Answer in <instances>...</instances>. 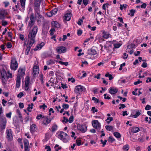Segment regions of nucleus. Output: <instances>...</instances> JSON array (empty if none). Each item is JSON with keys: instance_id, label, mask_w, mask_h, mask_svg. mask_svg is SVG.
Wrapping results in <instances>:
<instances>
[{"instance_id": "11", "label": "nucleus", "mask_w": 151, "mask_h": 151, "mask_svg": "<svg viewBox=\"0 0 151 151\" xmlns=\"http://www.w3.org/2000/svg\"><path fill=\"white\" fill-rule=\"evenodd\" d=\"M1 125L0 126L1 129H4L5 128L6 123V119L5 117H2L0 120Z\"/></svg>"}, {"instance_id": "2", "label": "nucleus", "mask_w": 151, "mask_h": 151, "mask_svg": "<svg viewBox=\"0 0 151 151\" xmlns=\"http://www.w3.org/2000/svg\"><path fill=\"white\" fill-rule=\"evenodd\" d=\"M56 137L63 142L66 143L70 140V137L66 133L60 131L58 132L56 134Z\"/></svg>"}, {"instance_id": "22", "label": "nucleus", "mask_w": 151, "mask_h": 151, "mask_svg": "<svg viewBox=\"0 0 151 151\" xmlns=\"http://www.w3.org/2000/svg\"><path fill=\"white\" fill-rule=\"evenodd\" d=\"M43 124L45 125H47L50 122V121L47 117H43Z\"/></svg>"}, {"instance_id": "62", "label": "nucleus", "mask_w": 151, "mask_h": 151, "mask_svg": "<svg viewBox=\"0 0 151 151\" xmlns=\"http://www.w3.org/2000/svg\"><path fill=\"white\" fill-rule=\"evenodd\" d=\"M145 109L146 110H150L151 109V106L150 105H147L146 106Z\"/></svg>"}, {"instance_id": "18", "label": "nucleus", "mask_w": 151, "mask_h": 151, "mask_svg": "<svg viewBox=\"0 0 151 151\" xmlns=\"http://www.w3.org/2000/svg\"><path fill=\"white\" fill-rule=\"evenodd\" d=\"M58 61L55 60L50 59L46 62L47 65H51L55 64V62Z\"/></svg>"}, {"instance_id": "50", "label": "nucleus", "mask_w": 151, "mask_h": 151, "mask_svg": "<svg viewBox=\"0 0 151 151\" xmlns=\"http://www.w3.org/2000/svg\"><path fill=\"white\" fill-rule=\"evenodd\" d=\"M76 143L77 146H80L81 145V141L80 139H77L76 140Z\"/></svg>"}, {"instance_id": "32", "label": "nucleus", "mask_w": 151, "mask_h": 151, "mask_svg": "<svg viewBox=\"0 0 151 151\" xmlns=\"http://www.w3.org/2000/svg\"><path fill=\"white\" fill-rule=\"evenodd\" d=\"M109 5V4L107 3L104 4L102 7L103 9L106 11V8H108Z\"/></svg>"}, {"instance_id": "45", "label": "nucleus", "mask_w": 151, "mask_h": 151, "mask_svg": "<svg viewBox=\"0 0 151 151\" xmlns=\"http://www.w3.org/2000/svg\"><path fill=\"white\" fill-rule=\"evenodd\" d=\"M120 9L122 10L123 9H125L127 8V5L126 4L120 5Z\"/></svg>"}, {"instance_id": "24", "label": "nucleus", "mask_w": 151, "mask_h": 151, "mask_svg": "<svg viewBox=\"0 0 151 151\" xmlns=\"http://www.w3.org/2000/svg\"><path fill=\"white\" fill-rule=\"evenodd\" d=\"M140 130L137 127H133L131 130L132 132L134 133H136L139 132Z\"/></svg>"}, {"instance_id": "33", "label": "nucleus", "mask_w": 151, "mask_h": 151, "mask_svg": "<svg viewBox=\"0 0 151 151\" xmlns=\"http://www.w3.org/2000/svg\"><path fill=\"white\" fill-rule=\"evenodd\" d=\"M0 12L3 15L5 16L8 14L7 10L5 9H2L0 11Z\"/></svg>"}, {"instance_id": "64", "label": "nucleus", "mask_w": 151, "mask_h": 151, "mask_svg": "<svg viewBox=\"0 0 151 151\" xmlns=\"http://www.w3.org/2000/svg\"><path fill=\"white\" fill-rule=\"evenodd\" d=\"M104 98L105 99H111V97L107 95V94H104Z\"/></svg>"}, {"instance_id": "9", "label": "nucleus", "mask_w": 151, "mask_h": 151, "mask_svg": "<svg viewBox=\"0 0 151 151\" xmlns=\"http://www.w3.org/2000/svg\"><path fill=\"white\" fill-rule=\"evenodd\" d=\"M77 129L78 131L82 133H84L87 129L86 125L78 124H77Z\"/></svg>"}, {"instance_id": "10", "label": "nucleus", "mask_w": 151, "mask_h": 151, "mask_svg": "<svg viewBox=\"0 0 151 151\" xmlns=\"http://www.w3.org/2000/svg\"><path fill=\"white\" fill-rule=\"evenodd\" d=\"M6 137L8 140L11 141L13 139V136L12 134V131L10 129H7L6 131Z\"/></svg>"}, {"instance_id": "38", "label": "nucleus", "mask_w": 151, "mask_h": 151, "mask_svg": "<svg viewBox=\"0 0 151 151\" xmlns=\"http://www.w3.org/2000/svg\"><path fill=\"white\" fill-rule=\"evenodd\" d=\"M122 45V44L119 43H117L114 44V47L115 48H119Z\"/></svg>"}, {"instance_id": "6", "label": "nucleus", "mask_w": 151, "mask_h": 151, "mask_svg": "<svg viewBox=\"0 0 151 151\" xmlns=\"http://www.w3.org/2000/svg\"><path fill=\"white\" fill-rule=\"evenodd\" d=\"M25 68L24 67H20L18 70V73L17 75V77H20L24 76L25 74Z\"/></svg>"}, {"instance_id": "36", "label": "nucleus", "mask_w": 151, "mask_h": 151, "mask_svg": "<svg viewBox=\"0 0 151 151\" xmlns=\"http://www.w3.org/2000/svg\"><path fill=\"white\" fill-rule=\"evenodd\" d=\"M105 76L106 77H108L109 80H111L113 78V77L112 75L109 74V73H106L105 75Z\"/></svg>"}, {"instance_id": "19", "label": "nucleus", "mask_w": 151, "mask_h": 151, "mask_svg": "<svg viewBox=\"0 0 151 151\" xmlns=\"http://www.w3.org/2000/svg\"><path fill=\"white\" fill-rule=\"evenodd\" d=\"M21 79L20 77H17L16 83V86L17 88H19L20 86Z\"/></svg>"}, {"instance_id": "34", "label": "nucleus", "mask_w": 151, "mask_h": 151, "mask_svg": "<svg viewBox=\"0 0 151 151\" xmlns=\"http://www.w3.org/2000/svg\"><path fill=\"white\" fill-rule=\"evenodd\" d=\"M113 118L111 117H108L106 120L108 124H109L111 121L113 120Z\"/></svg>"}, {"instance_id": "49", "label": "nucleus", "mask_w": 151, "mask_h": 151, "mask_svg": "<svg viewBox=\"0 0 151 151\" xmlns=\"http://www.w3.org/2000/svg\"><path fill=\"white\" fill-rule=\"evenodd\" d=\"M145 120L148 122L149 124H150L151 122V118H148L147 117H146L145 118Z\"/></svg>"}, {"instance_id": "16", "label": "nucleus", "mask_w": 151, "mask_h": 151, "mask_svg": "<svg viewBox=\"0 0 151 151\" xmlns=\"http://www.w3.org/2000/svg\"><path fill=\"white\" fill-rule=\"evenodd\" d=\"M103 37L104 39H107L111 37V35L108 32L104 31L103 32Z\"/></svg>"}, {"instance_id": "43", "label": "nucleus", "mask_w": 151, "mask_h": 151, "mask_svg": "<svg viewBox=\"0 0 151 151\" xmlns=\"http://www.w3.org/2000/svg\"><path fill=\"white\" fill-rule=\"evenodd\" d=\"M135 11L134 9H131L130 11V13L129 14V15L131 16H133L135 13Z\"/></svg>"}, {"instance_id": "51", "label": "nucleus", "mask_w": 151, "mask_h": 151, "mask_svg": "<svg viewBox=\"0 0 151 151\" xmlns=\"http://www.w3.org/2000/svg\"><path fill=\"white\" fill-rule=\"evenodd\" d=\"M62 107L64 109H67L68 108L69 105L67 104H63Z\"/></svg>"}, {"instance_id": "17", "label": "nucleus", "mask_w": 151, "mask_h": 151, "mask_svg": "<svg viewBox=\"0 0 151 151\" xmlns=\"http://www.w3.org/2000/svg\"><path fill=\"white\" fill-rule=\"evenodd\" d=\"M45 45V44L44 42H42L41 43L37 45L36 47L34 49L35 51L37 50H40L41 49L42 47Z\"/></svg>"}, {"instance_id": "40", "label": "nucleus", "mask_w": 151, "mask_h": 151, "mask_svg": "<svg viewBox=\"0 0 151 151\" xmlns=\"http://www.w3.org/2000/svg\"><path fill=\"white\" fill-rule=\"evenodd\" d=\"M63 119L62 120V121L64 124H66L67 122H68L69 120L65 117L64 116L63 117Z\"/></svg>"}, {"instance_id": "21", "label": "nucleus", "mask_w": 151, "mask_h": 151, "mask_svg": "<svg viewBox=\"0 0 151 151\" xmlns=\"http://www.w3.org/2000/svg\"><path fill=\"white\" fill-rule=\"evenodd\" d=\"M19 1L22 7V9H20V10L21 11H23L24 10V8L25 7V3L26 0H19Z\"/></svg>"}, {"instance_id": "30", "label": "nucleus", "mask_w": 151, "mask_h": 151, "mask_svg": "<svg viewBox=\"0 0 151 151\" xmlns=\"http://www.w3.org/2000/svg\"><path fill=\"white\" fill-rule=\"evenodd\" d=\"M114 135L116 138L118 139L121 137V135L120 134L117 132H114Z\"/></svg>"}, {"instance_id": "8", "label": "nucleus", "mask_w": 151, "mask_h": 151, "mask_svg": "<svg viewBox=\"0 0 151 151\" xmlns=\"http://www.w3.org/2000/svg\"><path fill=\"white\" fill-rule=\"evenodd\" d=\"M71 12L72 10H69L67 11L64 16L63 19L67 21L70 20L72 16Z\"/></svg>"}, {"instance_id": "35", "label": "nucleus", "mask_w": 151, "mask_h": 151, "mask_svg": "<svg viewBox=\"0 0 151 151\" xmlns=\"http://www.w3.org/2000/svg\"><path fill=\"white\" fill-rule=\"evenodd\" d=\"M1 79L2 81V83L3 85H5L6 84L7 81V78H1Z\"/></svg>"}, {"instance_id": "53", "label": "nucleus", "mask_w": 151, "mask_h": 151, "mask_svg": "<svg viewBox=\"0 0 151 151\" xmlns=\"http://www.w3.org/2000/svg\"><path fill=\"white\" fill-rule=\"evenodd\" d=\"M39 107L40 109H43L44 110L47 107V106L45 104H44L40 106Z\"/></svg>"}, {"instance_id": "27", "label": "nucleus", "mask_w": 151, "mask_h": 151, "mask_svg": "<svg viewBox=\"0 0 151 151\" xmlns=\"http://www.w3.org/2000/svg\"><path fill=\"white\" fill-rule=\"evenodd\" d=\"M34 104L33 103H31L28 105V107L27 108V110L29 112H31L33 108Z\"/></svg>"}, {"instance_id": "59", "label": "nucleus", "mask_w": 151, "mask_h": 151, "mask_svg": "<svg viewBox=\"0 0 151 151\" xmlns=\"http://www.w3.org/2000/svg\"><path fill=\"white\" fill-rule=\"evenodd\" d=\"M59 146L58 145H56L55 147V150L56 151H58L59 150L61 149V147H59Z\"/></svg>"}, {"instance_id": "14", "label": "nucleus", "mask_w": 151, "mask_h": 151, "mask_svg": "<svg viewBox=\"0 0 151 151\" xmlns=\"http://www.w3.org/2000/svg\"><path fill=\"white\" fill-rule=\"evenodd\" d=\"M39 67L38 66H34L33 69V74L35 75L39 73Z\"/></svg>"}, {"instance_id": "29", "label": "nucleus", "mask_w": 151, "mask_h": 151, "mask_svg": "<svg viewBox=\"0 0 151 151\" xmlns=\"http://www.w3.org/2000/svg\"><path fill=\"white\" fill-rule=\"evenodd\" d=\"M129 147L128 144H126L124 145L122 148L123 150L125 151H127L129 150Z\"/></svg>"}, {"instance_id": "46", "label": "nucleus", "mask_w": 151, "mask_h": 151, "mask_svg": "<svg viewBox=\"0 0 151 151\" xmlns=\"http://www.w3.org/2000/svg\"><path fill=\"white\" fill-rule=\"evenodd\" d=\"M52 132L55 131L57 130V126L56 124L54 125L52 127Z\"/></svg>"}, {"instance_id": "48", "label": "nucleus", "mask_w": 151, "mask_h": 151, "mask_svg": "<svg viewBox=\"0 0 151 151\" xmlns=\"http://www.w3.org/2000/svg\"><path fill=\"white\" fill-rule=\"evenodd\" d=\"M24 146H29V142L28 141L27 139H25L24 140Z\"/></svg>"}, {"instance_id": "54", "label": "nucleus", "mask_w": 151, "mask_h": 151, "mask_svg": "<svg viewBox=\"0 0 151 151\" xmlns=\"http://www.w3.org/2000/svg\"><path fill=\"white\" fill-rule=\"evenodd\" d=\"M73 121V116H71L69 119L68 122L70 123H72Z\"/></svg>"}, {"instance_id": "52", "label": "nucleus", "mask_w": 151, "mask_h": 151, "mask_svg": "<svg viewBox=\"0 0 151 151\" xmlns=\"http://www.w3.org/2000/svg\"><path fill=\"white\" fill-rule=\"evenodd\" d=\"M6 47L8 48H9L12 47V43L10 42H7L6 44Z\"/></svg>"}, {"instance_id": "60", "label": "nucleus", "mask_w": 151, "mask_h": 151, "mask_svg": "<svg viewBox=\"0 0 151 151\" xmlns=\"http://www.w3.org/2000/svg\"><path fill=\"white\" fill-rule=\"evenodd\" d=\"M92 100L95 101V102L96 103H99V100L98 99L96 98L95 97H93L92 98Z\"/></svg>"}, {"instance_id": "55", "label": "nucleus", "mask_w": 151, "mask_h": 151, "mask_svg": "<svg viewBox=\"0 0 151 151\" xmlns=\"http://www.w3.org/2000/svg\"><path fill=\"white\" fill-rule=\"evenodd\" d=\"M30 79L28 76H27L26 78L25 83L29 84Z\"/></svg>"}, {"instance_id": "63", "label": "nucleus", "mask_w": 151, "mask_h": 151, "mask_svg": "<svg viewBox=\"0 0 151 151\" xmlns=\"http://www.w3.org/2000/svg\"><path fill=\"white\" fill-rule=\"evenodd\" d=\"M39 7L38 6H34V9L35 12H40Z\"/></svg>"}, {"instance_id": "57", "label": "nucleus", "mask_w": 151, "mask_h": 151, "mask_svg": "<svg viewBox=\"0 0 151 151\" xmlns=\"http://www.w3.org/2000/svg\"><path fill=\"white\" fill-rule=\"evenodd\" d=\"M8 22L6 21L3 20L2 22V26H5L7 24Z\"/></svg>"}, {"instance_id": "4", "label": "nucleus", "mask_w": 151, "mask_h": 151, "mask_svg": "<svg viewBox=\"0 0 151 151\" xmlns=\"http://www.w3.org/2000/svg\"><path fill=\"white\" fill-rule=\"evenodd\" d=\"M18 67V64L16 59L15 58H12L10 64L11 69L13 70H16L17 69Z\"/></svg>"}, {"instance_id": "20", "label": "nucleus", "mask_w": 151, "mask_h": 151, "mask_svg": "<svg viewBox=\"0 0 151 151\" xmlns=\"http://www.w3.org/2000/svg\"><path fill=\"white\" fill-rule=\"evenodd\" d=\"M51 23L52 27H54L59 28L60 27V24L57 21H52Z\"/></svg>"}, {"instance_id": "26", "label": "nucleus", "mask_w": 151, "mask_h": 151, "mask_svg": "<svg viewBox=\"0 0 151 151\" xmlns=\"http://www.w3.org/2000/svg\"><path fill=\"white\" fill-rule=\"evenodd\" d=\"M135 45L133 44H131L128 45L127 47V52H129V50H131L133 48H135Z\"/></svg>"}, {"instance_id": "31", "label": "nucleus", "mask_w": 151, "mask_h": 151, "mask_svg": "<svg viewBox=\"0 0 151 151\" xmlns=\"http://www.w3.org/2000/svg\"><path fill=\"white\" fill-rule=\"evenodd\" d=\"M141 113V111H136V114L135 115H133L132 116L134 118H136L140 115Z\"/></svg>"}, {"instance_id": "1", "label": "nucleus", "mask_w": 151, "mask_h": 151, "mask_svg": "<svg viewBox=\"0 0 151 151\" xmlns=\"http://www.w3.org/2000/svg\"><path fill=\"white\" fill-rule=\"evenodd\" d=\"M38 28L37 26H35L32 30L30 31L28 35V40L27 44L26 42L24 43V45L27 47L26 53L28 54L30 50L31 47L35 42V37L37 32Z\"/></svg>"}, {"instance_id": "3", "label": "nucleus", "mask_w": 151, "mask_h": 151, "mask_svg": "<svg viewBox=\"0 0 151 151\" xmlns=\"http://www.w3.org/2000/svg\"><path fill=\"white\" fill-rule=\"evenodd\" d=\"M97 56L98 55L96 50L90 49L88 50L87 54L86 55V57L91 59H95L97 58Z\"/></svg>"}, {"instance_id": "13", "label": "nucleus", "mask_w": 151, "mask_h": 151, "mask_svg": "<svg viewBox=\"0 0 151 151\" xmlns=\"http://www.w3.org/2000/svg\"><path fill=\"white\" fill-rule=\"evenodd\" d=\"M93 127L97 129H99L101 127L100 123L97 120H94L92 122Z\"/></svg>"}, {"instance_id": "61", "label": "nucleus", "mask_w": 151, "mask_h": 151, "mask_svg": "<svg viewBox=\"0 0 151 151\" xmlns=\"http://www.w3.org/2000/svg\"><path fill=\"white\" fill-rule=\"evenodd\" d=\"M12 113L10 112L9 113H7L6 114V116L7 118H10L11 117Z\"/></svg>"}, {"instance_id": "7", "label": "nucleus", "mask_w": 151, "mask_h": 151, "mask_svg": "<svg viewBox=\"0 0 151 151\" xmlns=\"http://www.w3.org/2000/svg\"><path fill=\"white\" fill-rule=\"evenodd\" d=\"M86 90V88L83 86L78 85L75 87L74 91L76 93L81 94L82 92L85 91Z\"/></svg>"}, {"instance_id": "28", "label": "nucleus", "mask_w": 151, "mask_h": 151, "mask_svg": "<svg viewBox=\"0 0 151 151\" xmlns=\"http://www.w3.org/2000/svg\"><path fill=\"white\" fill-rule=\"evenodd\" d=\"M35 16V18L39 20L42 17V16L40 14L39 12H36Z\"/></svg>"}, {"instance_id": "25", "label": "nucleus", "mask_w": 151, "mask_h": 151, "mask_svg": "<svg viewBox=\"0 0 151 151\" xmlns=\"http://www.w3.org/2000/svg\"><path fill=\"white\" fill-rule=\"evenodd\" d=\"M1 78H7V74L6 71L4 70H2L1 72Z\"/></svg>"}, {"instance_id": "44", "label": "nucleus", "mask_w": 151, "mask_h": 151, "mask_svg": "<svg viewBox=\"0 0 151 151\" xmlns=\"http://www.w3.org/2000/svg\"><path fill=\"white\" fill-rule=\"evenodd\" d=\"M58 9H54L51 11L52 15H55L57 13Z\"/></svg>"}, {"instance_id": "37", "label": "nucleus", "mask_w": 151, "mask_h": 151, "mask_svg": "<svg viewBox=\"0 0 151 151\" xmlns=\"http://www.w3.org/2000/svg\"><path fill=\"white\" fill-rule=\"evenodd\" d=\"M56 62H58V63L61 65H64L66 66H67L68 65V62H64L61 61H56Z\"/></svg>"}, {"instance_id": "42", "label": "nucleus", "mask_w": 151, "mask_h": 151, "mask_svg": "<svg viewBox=\"0 0 151 151\" xmlns=\"http://www.w3.org/2000/svg\"><path fill=\"white\" fill-rule=\"evenodd\" d=\"M29 84L25 83L24 86V90L26 91H27L29 90Z\"/></svg>"}, {"instance_id": "47", "label": "nucleus", "mask_w": 151, "mask_h": 151, "mask_svg": "<svg viewBox=\"0 0 151 151\" xmlns=\"http://www.w3.org/2000/svg\"><path fill=\"white\" fill-rule=\"evenodd\" d=\"M24 93L22 92H20L19 94L17 95V96L18 98H21L23 96Z\"/></svg>"}, {"instance_id": "23", "label": "nucleus", "mask_w": 151, "mask_h": 151, "mask_svg": "<svg viewBox=\"0 0 151 151\" xmlns=\"http://www.w3.org/2000/svg\"><path fill=\"white\" fill-rule=\"evenodd\" d=\"M36 130V125L35 124H32L30 126V131L31 133H33Z\"/></svg>"}, {"instance_id": "56", "label": "nucleus", "mask_w": 151, "mask_h": 151, "mask_svg": "<svg viewBox=\"0 0 151 151\" xmlns=\"http://www.w3.org/2000/svg\"><path fill=\"white\" fill-rule=\"evenodd\" d=\"M7 78H11L12 77V73H10L9 72H8L7 73Z\"/></svg>"}, {"instance_id": "12", "label": "nucleus", "mask_w": 151, "mask_h": 151, "mask_svg": "<svg viewBox=\"0 0 151 151\" xmlns=\"http://www.w3.org/2000/svg\"><path fill=\"white\" fill-rule=\"evenodd\" d=\"M66 47L63 46H59L56 48L57 52L60 54L65 53L66 52Z\"/></svg>"}, {"instance_id": "39", "label": "nucleus", "mask_w": 151, "mask_h": 151, "mask_svg": "<svg viewBox=\"0 0 151 151\" xmlns=\"http://www.w3.org/2000/svg\"><path fill=\"white\" fill-rule=\"evenodd\" d=\"M106 129L109 131H110L113 129V127L112 126L109 125H107L105 126Z\"/></svg>"}, {"instance_id": "5", "label": "nucleus", "mask_w": 151, "mask_h": 151, "mask_svg": "<svg viewBox=\"0 0 151 151\" xmlns=\"http://www.w3.org/2000/svg\"><path fill=\"white\" fill-rule=\"evenodd\" d=\"M32 9L30 8L29 10L28 14L31 13L30 16V20L28 26L29 27H31L34 24V19L35 17L34 16L33 13H32Z\"/></svg>"}, {"instance_id": "41", "label": "nucleus", "mask_w": 151, "mask_h": 151, "mask_svg": "<svg viewBox=\"0 0 151 151\" xmlns=\"http://www.w3.org/2000/svg\"><path fill=\"white\" fill-rule=\"evenodd\" d=\"M40 3L39 1H35V2L34 6L40 7Z\"/></svg>"}, {"instance_id": "58", "label": "nucleus", "mask_w": 151, "mask_h": 151, "mask_svg": "<svg viewBox=\"0 0 151 151\" xmlns=\"http://www.w3.org/2000/svg\"><path fill=\"white\" fill-rule=\"evenodd\" d=\"M101 143L103 144V147H104L107 142V140L105 139L104 140V141H103V140L101 139Z\"/></svg>"}, {"instance_id": "15", "label": "nucleus", "mask_w": 151, "mask_h": 151, "mask_svg": "<svg viewBox=\"0 0 151 151\" xmlns=\"http://www.w3.org/2000/svg\"><path fill=\"white\" fill-rule=\"evenodd\" d=\"M109 89V92L111 94H115L118 91L117 89L113 87L110 88Z\"/></svg>"}]
</instances>
